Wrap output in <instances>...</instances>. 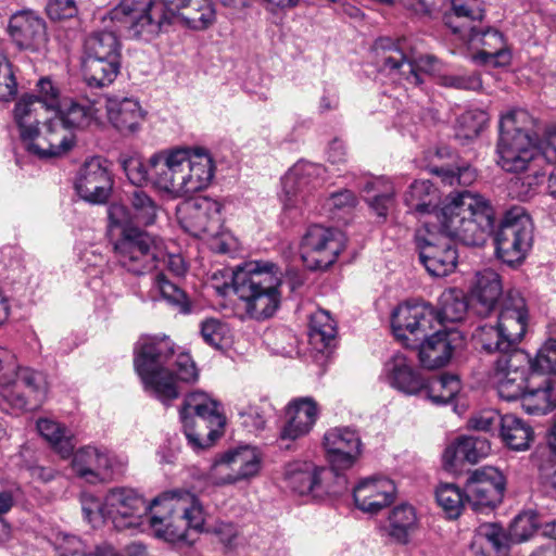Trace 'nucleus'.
Segmentation results:
<instances>
[{"label":"nucleus","mask_w":556,"mask_h":556,"mask_svg":"<svg viewBox=\"0 0 556 556\" xmlns=\"http://www.w3.org/2000/svg\"><path fill=\"white\" fill-rule=\"evenodd\" d=\"M492 236L496 255L503 263L514 266L523 262L533 240V225L526 208L514 205L506 210Z\"/></svg>","instance_id":"9b49d317"},{"label":"nucleus","mask_w":556,"mask_h":556,"mask_svg":"<svg viewBox=\"0 0 556 556\" xmlns=\"http://www.w3.org/2000/svg\"><path fill=\"white\" fill-rule=\"evenodd\" d=\"M324 168L309 162H298L281 178L285 210L301 208L311 191L319 185Z\"/></svg>","instance_id":"4be33fe9"},{"label":"nucleus","mask_w":556,"mask_h":556,"mask_svg":"<svg viewBox=\"0 0 556 556\" xmlns=\"http://www.w3.org/2000/svg\"><path fill=\"white\" fill-rule=\"evenodd\" d=\"M395 485L387 478H367L353 489L355 506L370 514H377L394 501Z\"/></svg>","instance_id":"c85d7f7f"},{"label":"nucleus","mask_w":556,"mask_h":556,"mask_svg":"<svg viewBox=\"0 0 556 556\" xmlns=\"http://www.w3.org/2000/svg\"><path fill=\"white\" fill-rule=\"evenodd\" d=\"M505 415L496 410H484L469 419V427L477 431L489 432L492 435L500 433Z\"/></svg>","instance_id":"680f3d73"},{"label":"nucleus","mask_w":556,"mask_h":556,"mask_svg":"<svg viewBox=\"0 0 556 556\" xmlns=\"http://www.w3.org/2000/svg\"><path fill=\"white\" fill-rule=\"evenodd\" d=\"M155 287L167 303L177 306L181 313L190 312V304L186 292L178 285L167 278L164 273H159L154 279Z\"/></svg>","instance_id":"6e6d98bb"},{"label":"nucleus","mask_w":556,"mask_h":556,"mask_svg":"<svg viewBox=\"0 0 556 556\" xmlns=\"http://www.w3.org/2000/svg\"><path fill=\"white\" fill-rule=\"evenodd\" d=\"M37 430L62 458L72 456L76 446L74 435L62 425L48 418H40L37 421Z\"/></svg>","instance_id":"49530a36"},{"label":"nucleus","mask_w":556,"mask_h":556,"mask_svg":"<svg viewBox=\"0 0 556 556\" xmlns=\"http://www.w3.org/2000/svg\"><path fill=\"white\" fill-rule=\"evenodd\" d=\"M122 41L114 31L98 30L84 41L81 74L91 88L110 86L121 73Z\"/></svg>","instance_id":"1a4fd4ad"},{"label":"nucleus","mask_w":556,"mask_h":556,"mask_svg":"<svg viewBox=\"0 0 556 556\" xmlns=\"http://www.w3.org/2000/svg\"><path fill=\"white\" fill-rule=\"evenodd\" d=\"M130 207L112 205L109 208L111 231L118 230L114 252L119 265L134 275H143L159 267L160 249L155 240L141 227L154 224L157 215L155 201L142 189L128 195Z\"/></svg>","instance_id":"f257e3e1"},{"label":"nucleus","mask_w":556,"mask_h":556,"mask_svg":"<svg viewBox=\"0 0 556 556\" xmlns=\"http://www.w3.org/2000/svg\"><path fill=\"white\" fill-rule=\"evenodd\" d=\"M528 308L519 291L510 290L501 303L497 325L513 346L519 344L528 327Z\"/></svg>","instance_id":"bb28decb"},{"label":"nucleus","mask_w":556,"mask_h":556,"mask_svg":"<svg viewBox=\"0 0 556 556\" xmlns=\"http://www.w3.org/2000/svg\"><path fill=\"white\" fill-rule=\"evenodd\" d=\"M222 204L207 197L185 201L177 208L180 226L193 237H215L222 229Z\"/></svg>","instance_id":"f3484780"},{"label":"nucleus","mask_w":556,"mask_h":556,"mask_svg":"<svg viewBox=\"0 0 556 556\" xmlns=\"http://www.w3.org/2000/svg\"><path fill=\"white\" fill-rule=\"evenodd\" d=\"M470 306L471 301L459 289L442 292L438 307L428 302H405L392 313V331L397 340H405L406 331L420 334L432 330L435 324L444 326L464 320Z\"/></svg>","instance_id":"39448f33"},{"label":"nucleus","mask_w":556,"mask_h":556,"mask_svg":"<svg viewBox=\"0 0 556 556\" xmlns=\"http://www.w3.org/2000/svg\"><path fill=\"white\" fill-rule=\"evenodd\" d=\"M336 479L333 470L325 467H316L311 463H295L287 467L285 472V480L288 488L293 492L304 495L314 493L340 494L346 488H342V483L331 485L329 481Z\"/></svg>","instance_id":"412c9836"},{"label":"nucleus","mask_w":556,"mask_h":556,"mask_svg":"<svg viewBox=\"0 0 556 556\" xmlns=\"http://www.w3.org/2000/svg\"><path fill=\"white\" fill-rule=\"evenodd\" d=\"M48 391V377L43 371L17 367L11 384L0 389V409L16 415L34 410L42 405Z\"/></svg>","instance_id":"ddd939ff"},{"label":"nucleus","mask_w":556,"mask_h":556,"mask_svg":"<svg viewBox=\"0 0 556 556\" xmlns=\"http://www.w3.org/2000/svg\"><path fill=\"white\" fill-rule=\"evenodd\" d=\"M185 154L184 150L173 151L168 154L155 153L150 157L151 176L149 184L159 190L180 195L184 192L181 174Z\"/></svg>","instance_id":"393cba45"},{"label":"nucleus","mask_w":556,"mask_h":556,"mask_svg":"<svg viewBox=\"0 0 556 556\" xmlns=\"http://www.w3.org/2000/svg\"><path fill=\"white\" fill-rule=\"evenodd\" d=\"M430 173L441 178L442 182L448 186H470L477 178L476 170L466 163H444L430 165Z\"/></svg>","instance_id":"09e8293b"},{"label":"nucleus","mask_w":556,"mask_h":556,"mask_svg":"<svg viewBox=\"0 0 556 556\" xmlns=\"http://www.w3.org/2000/svg\"><path fill=\"white\" fill-rule=\"evenodd\" d=\"M539 529L542 530L539 515L533 510L525 511L514 518L508 538L513 542H523Z\"/></svg>","instance_id":"bf43d9fd"},{"label":"nucleus","mask_w":556,"mask_h":556,"mask_svg":"<svg viewBox=\"0 0 556 556\" xmlns=\"http://www.w3.org/2000/svg\"><path fill=\"white\" fill-rule=\"evenodd\" d=\"M439 85L458 90L477 91L482 88V80L478 74L469 75H442L439 77Z\"/></svg>","instance_id":"0e129e2a"},{"label":"nucleus","mask_w":556,"mask_h":556,"mask_svg":"<svg viewBox=\"0 0 556 556\" xmlns=\"http://www.w3.org/2000/svg\"><path fill=\"white\" fill-rule=\"evenodd\" d=\"M362 442L358 433L351 428H334L324 435V448L336 475L337 483L346 488V478L340 471L351 468L361 454Z\"/></svg>","instance_id":"6ab92c4d"},{"label":"nucleus","mask_w":556,"mask_h":556,"mask_svg":"<svg viewBox=\"0 0 556 556\" xmlns=\"http://www.w3.org/2000/svg\"><path fill=\"white\" fill-rule=\"evenodd\" d=\"M55 549L59 556H91L83 541L73 534L60 533L55 538Z\"/></svg>","instance_id":"e2e57ef3"},{"label":"nucleus","mask_w":556,"mask_h":556,"mask_svg":"<svg viewBox=\"0 0 556 556\" xmlns=\"http://www.w3.org/2000/svg\"><path fill=\"white\" fill-rule=\"evenodd\" d=\"M532 358L521 349L511 346L500 354L495 362V371L529 376L531 374Z\"/></svg>","instance_id":"de8ad7c7"},{"label":"nucleus","mask_w":556,"mask_h":556,"mask_svg":"<svg viewBox=\"0 0 556 556\" xmlns=\"http://www.w3.org/2000/svg\"><path fill=\"white\" fill-rule=\"evenodd\" d=\"M25 143L27 151L40 159L59 156L72 149L74 135L60 118L53 116L43 124L42 131L37 128L34 139H27Z\"/></svg>","instance_id":"b1692460"},{"label":"nucleus","mask_w":556,"mask_h":556,"mask_svg":"<svg viewBox=\"0 0 556 556\" xmlns=\"http://www.w3.org/2000/svg\"><path fill=\"white\" fill-rule=\"evenodd\" d=\"M528 116L526 111L511 110L501 117L500 138L496 151L500 156L498 164L506 172H529L522 178L538 180L544 176L538 169L539 148L529 130L519 126V123Z\"/></svg>","instance_id":"0eeeda50"},{"label":"nucleus","mask_w":556,"mask_h":556,"mask_svg":"<svg viewBox=\"0 0 556 556\" xmlns=\"http://www.w3.org/2000/svg\"><path fill=\"white\" fill-rule=\"evenodd\" d=\"M40 109L58 110L61 101L59 100V89L53 85L50 78L42 77L36 85Z\"/></svg>","instance_id":"338daca9"},{"label":"nucleus","mask_w":556,"mask_h":556,"mask_svg":"<svg viewBox=\"0 0 556 556\" xmlns=\"http://www.w3.org/2000/svg\"><path fill=\"white\" fill-rule=\"evenodd\" d=\"M179 415L188 443L195 451L211 446L224 433L226 417L220 404L203 392L187 395Z\"/></svg>","instance_id":"9d476101"},{"label":"nucleus","mask_w":556,"mask_h":556,"mask_svg":"<svg viewBox=\"0 0 556 556\" xmlns=\"http://www.w3.org/2000/svg\"><path fill=\"white\" fill-rule=\"evenodd\" d=\"M419 261L433 277H445L457 266L458 253L453 239L440 231L438 224L426 223L414 233Z\"/></svg>","instance_id":"f8f14e48"},{"label":"nucleus","mask_w":556,"mask_h":556,"mask_svg":"<svg viewBox=\"0 0 556 556\" xmlns=\"http://www.w3.org/2000/svg\"><path fill=\"white\" fill-rule=\"evenodd\" d=\"M536 372L539 378L545 375H556V339L547 340L532 359L531 374Z\"/></svg>","instance_id":"052dcab7"},{"label":"nucleus","mask_w":556,"mask_h":556,"mask_svg":"<svg viewBox=\"0 0 556 556\" xmlns=\"http://www.w3.org/2000/svg\"><path fill=\"white\" fill-rule=\"evenodd\" d=\"M497 391L506 401L520 400L528 387L529 376L504 374L495 371Z\"/></svg>","instance_id":"13d9d810"},{"label":"nucleus","mask_w":556,"mask_h":556,"mask_svg":"<svg viewBox=\"0 0 556 556\" xmlns=\"http://www.w3.org/2000/svg\"><path fill=\"white\" fill-rule=\"evenodd\" d=\"M181 17L193 29H205L215 21L208 0H122L112 20L125 24L131 38L150 41Z\"/></svg>","instance_id":"f03ea898"},{"label":"nucleus","mask_w":556,"mask_h":556,"mask_svg":"<svg viewBox=\"0 0 556 556\" xmlns=\"http://www.w3.org/2000/svg\"><path fill=\"white\" fill-rule=\"evenodd\" d=\"M154 505L132 489L115 488L106 494V515L117 530L137 528Z\"/></svg>","instance_id":"aec40b11"},{"label":"nucleus","mask_w":556,"mask_h":556,"mask_svg":"<svg viewBox=\"0 0 556 556\" xmlns=\"http://www.w3.org/2000/svg\"><path fill=\"white\" fill-rule=\"evenodd\" d=\"M118 163L125 172L128 180L137 188L148 185L150 179V160L146 164L138 154H121Z\"/></svg>","instance_id":"5fc2aeb1"},{"label":"nucleus","mask_w":556,"mask_h":556,"mask_svg":"<svg viewBox=\"0 0 556 556\" xmlns=\"http://www.w3.org/2000/svg\"><path fill=\"white\" fill-rule=\"evenodd\" d=\"M106 113L110 123L123 135L136 132L144 119L139 102L132 98L110 99Z\"/></svg>","instance_id":"e433bc0d"},{"label":"nucleus","mask_w":556,"mask_h":556,"mask_svg":"<svg viewBox=\"0 0 556 556\" xmlns=\"http://www.w3.org/2000/svg\"><path fill=\"white\" fill-rule=\"evenodd\" d=\"M460 391V380L455 375L443 374L425 379V388L420 394L435 405L451 403Z\"/></svg>","instance_id":"79ce46f5"},{"label":"nucleus","mask_w":556,"mask_h":556,"mask_svg":"<svg viewBox=\"0 0 556 556\" xmlns=\"http://www.w3.org/2000/svg\"><path fill=\"white\" fill-rule=\"evenodd\" d=\"M440 231L464 245L482 247L492 237L497 213L490 200L469 190L451 193L437 213Z\"/></svg>","instance_id":"20e7f679"},{"label":"nucleus","mask_w":556,"mask_h":556,"mask_svg":"<svg viewBox=\"0 0 556 556\" xmlns=\"http://www.w3.org/2000/svg\"><path fill=\"white\" fill-rule=\"evenodd\" d=\"M226 332V325L216 318L205 319L201 324V336L203 340L215 349L222 348Z\"/></svg>","instance_id":"69168bd1"},{"label":"nucleus","mask_w":556,"mask_h":556,"mask_svg":"<svg viewBox=\"0 0 556 556\" xmlns=\"http://www.w3.org/2000/svg\"><path fill=\"white\" fill-rule=\"evenodd\" d=\"M475 339L486 353H502L513 345L508 343L505 334L501 331L498 325L484 324L479 326L475 332Z\"/></svg>","instance_id":"864d4df0"},{"label":"nucleus","mask_w":556,"mask_h":556,"mask_svg":"<svg viewBox=\"0 0 556 556\" xmlns=\"http://www.w3.org/2000/svg\"><path fill=\"white\" fill-rule=\"evenodd\" d=\"M439 192L429 180H415L404 193V203L409 211L419 214H435L438 210Z\"/></svg>","instance_id":"58836bf2"},{"label":"nucleus","mask_w":556,"mask_h":556,"mask_svg":"<svg viewBox=\"0 0 556 556\" xmlns=\"http://www.w3.org/2000/svg\"><path fill=\"white\" fill-rule=\"evenodd\" d=\"M491 451L489 440L483 435L460 437L443 453V467L454 472L463 463L476 464Z\"/></svg>","instance_id":"2f4dec72"},{"label":"nucleus","mask_w":556,"mask_h":556,"mask_svg":"<svg viewBox=\"0 0 556 556\" xmlns=\"http://www.w3.org/2000/svg\"><path fill=\"white\" fill-rule=\"evenodd\" d=\"M318 416V405L313 397H296L286 407L287 421L281 428L280 440L294 441L306 435Z\"/></svg>","instance_id":"c756f323"},{"label":"nucleus","mask_w":556,"mask_h":556,"mask_svg":"<svg viewBox=\"0 0 556 556\" xmlns=\"http://www.w3.org/2000/svg\"><path fill=\"white\" fill-rule=\"evenodd\" d=\"M152 505L161 507L163 510L149 517L150 526L157 538L173 543H191L189 531L199 532L202 530L204 511L198 500L192 495L155 497Z\"/></svg>","instance_id":"6e6552de"},{"label":"nucleus","mask_w":556,"mask_h":556,"mask_svg":"<svg viewBox=\"0 0 556 556\" xmlns=\"http://www.w3.org/2000/svg\"><path fill=\"white\" fill-rule=\"evenodd\" d=\"M261 468V458L255 448L240 446L230 450L214 463V469L226 471L219 479V484H231L253 477Z\"/></svg>","instance_id":"a878e982"},{"label":"nucleus","mask_w":556,"mask_h":556,"mask_svg":"<svg viewBox=\"0 0 556 556\" xmlns=\"http://www.w3.org/2000/svg\"><path fill=\"white\" fill-rule=\"evenodd\" d=\"M97 109L87 100L65 98L61 101L54 117L72 130H83L96 123Z\"/></svg>","instance_id":"4c0bfd02"},{"label":"nucleus","mask_w":556,"mask_h":556,"mask_svg":"<svg viewBox=\"0 0 556 556\" xmlns=\"http://www.w3.org/2000/svg\"><path fill=\"white\" fill-rule=\"evenodd\" d=\"M387 380L394 389L408 394H420L425 388V377L414 368L413 361L403 353H395L386 364Z\"/></svg>","instance_id":"72a5a7b5"},{"label":"nucleus","mask_w":556,"mask_h":556,"mask_svg":"<svg viewBox=\"0 0 556 556\" xmlns=\"http://www.w3.org/2000/svg\"><path fill=\"white\" fill-rule=\"evenodd\" d=\"M471 36L470 40H475L478 37H481V41L483 46L492 47L494 46L495 58L493 59V66L502 67L506 66L510 63V53L503 49L504 47V36L503 34L494 27L488 26L485 28L471 27L470 28Z\"/></svg>","instance_id":"8fccbe9b"},{"label":"nucleus","mask_w":556,"mask_h":556,"mask_svg":"<svg viewBox=\"0 0 556 556\" xmlns=\"http://www.w3.org/2000/svg\"><path fill=\"white\" fill-rule=\"evenodd\" d=\"M181 174L182 194L193 193L206 188L214 177L215 165L210 154L202 148H197L189 154L184 150Z\"/></svg>","instance_id":"7c9ffc66"},{"label":"nucleus","mask_w":556,"mask_h":556,"mask_svg":"<svg viewBox=\"0 0 556 556\" xmlns=\"http://www.w3.org/2000/svg\"><path fill=\"white\" fill-rule=\"evenodd\" d=\"M489 121L486 112L470 110L457 118L455 137L459 140H472L477 138Z\"/></svg>","instance_id":"603ef678"},{"label":"nucleus","mask_w":556,"mask_h":556,"mask_svg":"<svg viewBox=\"0 0 556 556\" xmlns=\"http://www.w3.org/2000/svg\"><path fill=\"white\" fill-rule=\"evenodd\" d=\"M435 498L439 506L445 511L450 519L459 517L465 506V490L462 492L456 484L443 483L435 490Z\"/></svg>","instance_id":"3c124183"},{"label":"nucleus","mask_w":556,"mask_h":556,"mask_svg":"<svg viewBox=\"0 0 556 556\" xmlns=\"http://www.w3.org/2000/svg\"><path fill=\"white\" fill-rule=\"evenodd\" d=\"M451 10V13H445L443 16L444 24L454 34L460 35L462 37H465L466 33H468L467 37L470 40V28L472 27L470 23L473 21H482L485 14L484 9L480 7L473 8L465 0H453Z\"/></svg>","instance_id":"ea45409f"},{"label":"nucleus","mask_w":556,"mask_h":556,"mask_svg":"<svg viewBox=\"0 0 556 556\" xmlns=\"http://www.w3.org/2000/svg\"><path fill=\"white\" fill-rule=\"evenodd\" d=\"M534 463L538 466L541 483L546 489L556 491V459L552 455L544 457L543 453H536Z\"/></svg>","instance_id":"774afa93"},{"label":"nucleus","mask_w":556,"mask_h":556,"mask_svg":"<svg viewBox=\"0 0 556 556\" xmlns=\"http://www.w3.org/2000/svg\"><path fill=\"white\" fill-rule=\"evenodd\" d=\"M417 516L413 506L401 504L389 515L388 534L399 544H408L410 535L417 529Z\"/></svg>","instance_id":"c03bdc74"},{"label":"nucleus","mask_w":556,"mask_h":556,"mask_svg":"<svg viewBox=\"0 0 556 556\" xmlns=\"http://www.w3.org/2000/svg\"><path fill=\"white\" fill-rule=\"evenodd\" d=\"M405 332L407 339L401 340L406 348L418 349V357L422 367L441 368L451 361L454 351L463 342L462 333L453 328H444L429 334Z\"/></svg>","instance_id":"4468645a"},{"label":"nucleus","mask_w":556,"mask_h":556,"mask_svg":"<svg viewBox=\"0 0 556 556\" xmlns=\"http://www.w3.org/2000/svg\"><path fill=\"white\" fill-rule=\"evenodd\" d=\"M38 108H40L39 99L34 93L23 94L15 103L13 116L23 142L27 139H34V136L37 134L39 125Z\"/></svg>","instance_id":"a19ab883"},{"label":"nucleus","mask_w":556,"mask_h":556,"mask_svg":"<svg viewBox=\"0 0 556 556\" xmlns=\"http://www.w3.org/2000/svg\"><path fill=\"white\" fill-rule=\"evenodd\" d=\"M521 406L529 415H545L556 408V378H539L529 375L527 390L520 399Z\"/></svg>","instance_id":"473e14b6"},{"label":"nucleus","mask_w":556,"mask_h":556,"mask_svg":"<svg viewBox=\"0 0 556 556\" xmlns=\"http://www.w3.org/2000/svg\"><path fill=\"white\" fill-rule=\"evenodd\" d=\"M510 540L505 529L497 523L481 525L470 544L472 556H508Z\"/></svg>","instance_id":"c9c22d12"},{"label":"nucleus","mask_w":556,"mask_h":556,"mask_svg":"<svg viewBox=\"0 0 556 556\" xmlns=\"http://www.w3.org/2000/svg\"><path fill=\"white\" fill-rule=\"evenodd\" d=\"M8 34L17 50L45 55L48 50L46 22L33 10L23 9L12 13Z\"/></svg>","instance_id":"a211bd4d"},{"label":"nucleus","mask_w":556,"mask_h":556,"mask_svg":"<svg viewBox=\"0 0 556 556\" xmlns=\"http://www.w3.org/2000/svg\"><path fill=\"white\" fill-rule=\"evenodd\" d=\"M498 437L514 451H525L530 447L534 432L530 425L513 414H506Z\"/></svg>","instance_id":"37998d69"},{"label":"nucleus","mask_w":556,"mask_h":556,"mask_svg":"<svg viewBox=\"0 0 556 556\" xmlns=\"http://www.w3.org/2000/svg\"><path fill=\"white\" fill-rule=\"evenodd\" d=\"M502 294L503 286L496 271L486 268L476 274L470 300L471 307L478 315L489 316L496 307Z\"/></svg>","instance_id":"f704fd0d"},{"label":"nucleus","mask_w":556,"mask_h":556,"mask_svg":"<svg viewBox=\"0 0 556 556\" xmlns=\"http://www.w3.org/2000/svg\"><path fill=\"white\" fill-rule=\"evenodd\" d=\"M134 366L144 388L165 404L179 396L177 381L192 383L199 378L190 354L176 353V344L167 336L141 339Z\"/></svg>","instance_id":"7ed1b4c3"},{"label":"nucleus","mask_w":556,"mask_h":556,"mask_svg":"<svg viewBox=\"0 0 556 556\" xmlns=\"http://www.w3.org/2000/svg\"><path fill=\"white\" fill-rule=\"evenodd\" d=\"M342 250L341 233L320 225L308 227L301 242V258L309 270H326Z\"/></svg>","instance_id":"dca6fc26"},{"label":"nucleus","mask_w":556,"mask_h":556,"mask_svg":"<svg viewBox=\"0 0 556 556\" xmlns=\"http://www.w3.org/2000/svg\"><path fill=\"white\" fill-rule=\"evenodd\" d=\"M280 271L273 262H247L232 271V288L245 303L247 313L257 319L271 317L280 306Z\"/></svg>","instance_id":"423d86ee"},{"label":"nucleus","mask_w":556,"mask_h":556,"mask_svg":"<svg viewBox=\"0 0 556 556\" xmlns=\"http://www.w3.org/2000/svg\"><path fill=\"white\" fill-rule=\"evenodd\" d=\"M505 489L506 479L495 467L484 466L467 472L465 497L475 511L494 509L502 503Z\"/></svg>","instance_id":"2eb2a0df"},{"label":"nucleus","mask_w":556,"mask_h":556,"mask_svg":"<svg viewBox=\"0 0 556 556\" xmlns=\"http://www.w3.org/2000/svg\"><path fill=\"white\" fill-rule=\"evenodd\" d=\"M72 467L75 473L87 482L96 483L100 479V472L94 471L97 462V448L86 446L73 453Z\"/></svg>","instance_id":"4d7b16f0"},{"label":"nucleus","mask_w":556,"mask_h":556,"mask_svg":"<svg viewBox=\"0 0 556 556\" xmlns=\"http://www.w3.org/2000/svg\"><path fill=\"white\" fill-rule=\"evenodd\" d=\"M113 179L108 161L100 156L87 160L78 172L75 189L78 195L90 203H103L112 190Z\"/></svg>","instance_id":"5701e85b"},{"label":"nucleus","mask_w":556,"mask_h":556,"mask_svg":"<svg viewBox=\"0 0 556 556\" xmlns=\"http://www.w3.org/2000/svg\"><path fill=\"white\" fill-rule=\"evenodd\" d=\"M372 50L380 58L383 68H406L402 71V74H407L406 78L415 85L422 84L419 71L432 70L433 63L437 62L434 56H427L426 60L420 59L419 64L416 65L406 58L392 39L387 37L378 38L372 46Z\"/></svg>","instance_id":"cd10ccee"},{"label":"nucleus","mask_w":556,"mask_h":556,"mask_svg":"<svg viewBox=\"0 0 556 556\" xmlns=\"http://www.w3.org/2000/svg\"><path fill=\"white\" fill-rule=\"evenodd\" d=\"M308 337L309 343L319 352L334 346L337 326L328 312L318 311L311 316Z\"/></svg>","instance_id":"a18cd8bd"}]
</instances>
